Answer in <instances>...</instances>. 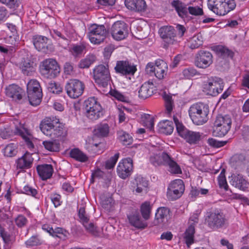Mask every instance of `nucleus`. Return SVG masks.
<instances>
[{
  "label": "nucleus",
  "mask_w": 249,
  "mask_h": 249,
  "mask_svg": "<svg viewBox=\"0 0 249 249\" xmlns=\"http://www.w3.org/2000/svg\"><path fill=\"white\" fill-rule=\"evenodd\" d=\"M40 128L42 133L53 139H63L67 132L63 125L55 117H47L40 124Z\"/></svg>",
  "instance_id": "obj_1"
},
{
  "label": "nucleus",
  "mask_w": 249,
  "mask_h": 249,
  "mask_svg": "<svg viewBox=\"0 0 249 249\" xmlns=\"http://www.w3.org/2000/svg\"><path fill=\"white\" fill-rule=\"evenodd\" d=\"M209 106L202 103L192 105L189 109V114L193 123L196 125H202L208 120Z\"/></svg>",
  "instance_id": "obj_2"
},
{
  "label": "nucleus",
  "mask_w": 249,
  "mask_h": 249,
  "mask_svg": "<svg viewBox=\"0 0 249 249\" xmlns=\"http://www.w3.org/2000/svg\"><path fill=\"white\" fill-rule=\"evenodd\" d=\"M174 121L176 126V129L179 135L183 138L190 144L198 143L202 137V133L187 129L180 123L177 117H174Z\"/></svg>",
  "instance_id": "obj_3"
},
{
  "label": "nucleus",
  "mask_w": 249,
  "mask_h": 249,
  "mask_svg": "<svg viewBox=\"0 0 249 249\" xmlns=\"http://www.w3.org/2000/svg\"><path fill=\"white\" fill-rule=\"evenodd\" d=\"M206 220L208 227L214 230L222 229L228 224V219L226 215L218 210L208 213Z\"/></svg>",
  "instance_id": "obj_4"
},
{
  "label": "nucleus",
  "mask_w": 249,
  "mask_h": 249,
  "mask_svg": "<svg viewBox=\"0 0 249 249\" xmlns=\"http://www.w3.org/2000/svg\"><path fill=\"white\" fill-rule=\"evenodd\" d=\"M231 119L228 115H218L214 123L213 135L217 137L225 136L231 127Z\"/></svg>",
  "instance_id": "obj_5"
},
{
  "label": "nucleus",
  "mask_w": 249,
  "mask_h": 249,
  "mask_svg": "<svg viewBox=\"0 0 249 249\" xmlns=\"http://www.w3.org/2000/svg\"><path fill=\"white\" fill-rule=\"evenodd\" d=\"M93 78L96 84L102 87H106L110 80V75L108 65H99L93 71Z\"/></svg>",
  "instance_id": "obj_6"
},
{
  "label": "nucleus",
  "mask_w": 249,
  "mask_h": 249,
  "mask_svg": "<svg viewBox=\"0 0 249 249\" xmlns=\"http://www.w3.org/2000/svg\"><path fill=\"white\" fill-rule=\"evenodd\" d=\"M40 71L41 74L47 78H54L60 72V68L57 62L53 59H48L44 60L40 66Z\"/></svg>",
  "instance_id": "obj_7"
},
{
  "label": "nucleus",
  "mask_w": 249,
  "mask_h": 249,
  "mask_svg": "<svg viewBox=\"0 0 249 249\" xmlns=\"http://www.w3.org/2000/svg\"><path fill=\"white\" fill-rule=\"evenodd\" d=\"M88 36L90 42L94 44H100L106 37L107 30L103 25L96 24L91 25L89 28Z\"/></svg>",
  "instance_id": "obj_8"
},
{
  "label": "nucleus",
  "mask_w": 249,
  "mask_h": 249,
  "mask_svg": "<svg viewBox=\"0 0 249 249\" xmlns=\"http://www.w3.org/2000/svg\"><path fill=\"white\" fill-rule=\"evenodd\" d=\"M167 69L166 63L159 59L156 61L155 65L149 63L146 67L145 71L147 74L151 75L154 74L158 79H162L166 74Z\"/></svg>",
  "instance_id": "obj_9"
},
{
  "label": "nucleus",
  "mask_w": 249,
  "mask_h": 249,
  "mask_svg": "<svg viewBox=\"0 0 249 249\" xmlns=\"http://www.w3.org/2000/svg\"><path fill=\"white\" fill-rule=\"evenodd\" d=\"M223 87V80L215 77L209 79L204 84L203 91L208 95L215 96L222 91Z\"/></svg>",
  "instance_id": "obj_10"
},
{
  "label": "nucleus",
  "mask_w": 249,
  "mask_h": 249,
  "mask_svg": "<svg viewBox=\"0 0 249 249\" xmlns=\"http://www.w3.org/2000/svg\"><path fill=\"white\" fill-rule=\"evenodd\" d=\"M84 84L78 79H70L65 86L67 94L72 98L81 96L84 90Z\"/></svg>",
  "instance_id": "obj_11"
},
{
  "label": "nucleus",
  "mask_w": 249,
  "mask_h": 249,
  "mask_svg": "<svg viewBox=\"0 0 249 249\" xmlns=\"http://www.w3.org/2000/svg\"><path fill=\"white\" fill-rule=\"evenodd\" d=\"M184 191V185L181 179H176L169 184L167 196L169 200H174L180 197Z\"/></svg>",
  "instance_id": "obj_12"
},
{
  "label": "nucleus",
  "mask_w": 249,
  "mask_h": 249,
  "mask_svg": "<svg viewBox=\"0 0 249 249\" xmlns=\"http://www.w3.org/2000/svg\"><path fill=\"white\" fill-rule=\"evenodd\" d=\"M110 33L114 39L123 40L128 36L127 25L124 21H117L112 25Z\"/></svg>",
  "instance_id": "obj_13"
},
{
  "label": "nucleus",
  "mask_w": 249,
  "mask_h": 249,
  "mask_svg": "<svg viewBox=\"0 0 249 249\" xmlns=\"http://www.w3.org/2000/svg\"><path fill=\"white\" fill-rule=\"evenodd\" d=\"M213 55L209 51L200 50L195 56V65L199 68L206 69L213 63Z\"/></svg>",
  "instance_id": "obj_14"
},
{
  "label": "nucleus",
  "mask_w": 249,
  "mask_h": 249,
  "mask_svg": "<svg viewBox=\"0 0 249 249\" xmlns=\"http://www.w3.org/2000/svg\"><path fill=\"white\" fill-rule=\"evenodd\" d=\"M33 42L35 48L38 51L47 53L53 50L51 41L44 36H34L33 38Z\"/></svg>",
  "instance_id": "obj_15"
},
{
  "label": "nucleus",
  "mask_w": 249,
  "mask_h": 249,
  "mask_svg": "<svg viewBox=\"0 0 249 249\" xmlns=\"http://www.w3.org/2000/svg\"><path fill=\"white\" fill-rule=\"evenodd\" d=\"M159 33L164 42L168 44H175L178 43L177 31L172 26H163L161 27Z\"/></svg>",
  "instance_id": "obj_16"
},
{
  "label": "nucleus",
  "mask_w": 249,
  "mask_h": 249,
  "mask_svg": "<svg viewBox=\"0 0 249 249\" xmlns=\"http://www.w3.org/2000/svg\"><path fill=\"white\" fill-rule=\"evenodd\" d=\"M132 162V160L128 158L123 159L119 163L117 172L120 178L125 179L130 175L133 168Z\"/></svg>",
  "instance_id": "obj_17"
},
{
  "label": "nucleus",
  "mask_w": 249,
  "mask_h": 249,
  "mask_svg": "<svg viewBox=\"0 0 249 249\" xmlns=\"http://www.w3.org/2000/svg\"><path fill=\"white\" fill-rule=\"evenodd\" d=\"M114 69L116 73L123 75H133L137 70L135 66L127 61H118Z\"/></svg>",
  "instance_id": "obj_18"
},
{
  "label": "nucleus",
  "mask_w": 249,
  "mask_h": 249,
  "mask_svg": "<svg viewBox=\"0 0 249 249\" xmlns=\"http://www.w3.org/2000/svg\"><path fill=\"white\" fill-rule=\"evenodd\" d=\"M170 211L166 207H160L158 209L155 214V217L153 221L155 226L163 225L168 220Z\"/></svg>",
  "instance_id": "obj_19"
},
{
  "label": "nucleus",
  "mask_w": 249,
  "mask_h": 249,
  "mask_svg": "<svg viewBox=\"0 0 249 249\" xmlns=\"http://www.w3.org/2000/svg\"><path fill=\"white\" fill-rule=\"evenodd\" d=\"M124 3L129 10L139 13L145 11L147 7L144 0H125Z\"/></svg>",
  "instance_id": "obj_20"
},
{
  "label": "nucleus",
  "mask_w": 249,
  "mask_h": 249,
  "mask_svg": "<svg viewBox=\"0 0 249 249\" xmlns=\"http://www.w3.org/2000/svg\"><path fill=\"white\" fill-rule=\"evenodd\" d=\"M230 178V184L241 190L245 191L249 186V182L241 174H232Z\"/></svg>",
  "instance_id": "obj_21"
},
{
  "label": "nucleus",
  "mask_w": 249,
  "mask_h": 249,
  "mask_svg": "<svg viewBox=\"0 0 249 249\" xmlns=\"http://www.w3.org/2000/svg\"><path fill=\"white\" fill-rule=\"evenodd\" d=\"M33 161L32 155L27 152L16 160L17 168L22 170L29 169L33 165Z\"/></svg>",
  "instance_id": "obj_22"
},
{
  "label": "nucleus",
  "mask_w": 249,
  "mask_h": 249,
  "mask_svg": "<svg viewBox=\"0 0 249 249\" xmlns=\"http://www.w3.org/2000/svg\"><path fill=\"white\" fill-rule=\"evenodd\" d=\"M23 89L18 85L13 84L5 88L6 95L14 100H20L22 98Z\"/></svg>",
  "instance_id": "obj_23"
},
{
  "label": "nucleus",
  "mask_w": 249,
  "mask_h": 249,
  "mask_svg": "<svg viewBox=\"0 0 249 249\" xmlns=\"http://www.w3.org/2000/svg\"><path fill=\"white\" fill-rule=\"evenodd\" d=\"M162 159L163 160V164L169 166V170L171 173L178 174L181 173L179 166L167 153L162 152Z\"/></svg>",
  "instance_id": "obj_24"
},
{
  "label": "nucleus",
  "mask_w": 249,
  "mask_h": 249,
  "mask_svg": "<svg viewBox=\"0 0 249 249\" xmlns=\"http://www.w3.org/2000/svg\"><path fill=\"white\" fill-rule=\"evenodd\" d=\"M208 7L217 15H226L225 7L223 5V0H208Z\"/></svg>",
  "instance_id": "obj_25"
},
{
  "label": "nucleus",
  "mask_w": 249,
  "mask_h": 249,
  "mask_svg": "<svg viewBox=\"0 0 249 249\" xmlns=\"http://www.w3.org/2000/svg\"><path fill=\"white\" fill-rule=\"evenodd\" d=\"M36 170L39 176L44 180L50 178L53 172V166L51 164L38 165L36 167Z\"/></svg>",
  "instance_id": "obj_26"
},
{
  "label": "nucleus",
  "mask_w": 249,
  "mask_h": 249,
  "mask_svg": "<svg viewBox=\"0 0 249 249\" xmlns=\"http://www.w3.org/2000/svg\"><path fill=\"white\" fill-rule=\"evenodd\" d=\"M171 3L172 7L175 8L179 17L182 18L188 17V8L189 4H186L179 0H174Z\"/></svg>",
  "instance_id": "obj_27"
},
{
  "label": "nucleus",
  "mask_w": 249,
  "mask_h": 249,
  "mask_svg": "<svg viewBox=\"0 0 249 249\" xmlns=\"http://www.w3.org/2000/svg\"><path fill=\"white\" fill-rule=\"evenodd\" d=\"M134 188H136V191L138 193H146L148 190V181L145 178L141 176L137 177L133 182Z\"/></svg>",
  "instance_id": "obj_28"
},
{
  "label": "nucleus",
  "mask_w": 249,
  "mask_h": 249,
  "mask_svg": "<svg viewBox=\"0 0 249 249\" xmlns=\"http://www.w3.org/2000/svg\"><path fill=\"white\" fill-rule=\"evenodd\" d=\"M130 224L138 229H144L147 225L143 222L138 213H135L128 216Z\"/></svg>",
  "instance_id": "obj_29"
},
{
  "label": "nucleus",
  "mask_w": 249,
  "mask_h": 249,
  "mask_svg": "<svg viewBox=\"0 0 249 249\" xmlns=\"http://www.w3.org/2000/svg\"><path fill=\"white\" fill-rule=\"evenodd\" d=\"M158 131L161 133L166 135L171 134L173 131V123L168 120H164L160 122L158 125Z\"/></svg>",
  "instance_id": "obj_30"
},
{
  "label": "nucleus",
  "mask_w": 249,
  "mask_h": 249,
  "mask_svg": "<svg viewBox=\"0 0 249 249\" xmlns=\"http://www.w3.org/2000/svg\"><path fill=\"white\" fill-rule=\"evenodd\" d=\"M109 127L107 124H100L96 125L94 129V135L98 137H105L108 136Z\"/></svg>",
  "instance_id": "obj_31"
},
{
  "label": "nucleus",
  "mask_w": 249,
  "mask_h": 249,
  "mask_svg": "<svg viewBox=\"0 0 249 249\" xmlns=\"http://www.w3.org/2000/svg\"><path fill=\"white\" fill-rule=\"evenodd\" d=\"M150 87L149 83H145L142 84L138 91L139 97L144 99L150 96L153 92Z\"/></svg>",
  "instance_id": "obj_32"
},
{
  "label": "nucleus",
  "mask_w": 249,
  "mask_h": 249,
  "mask_svg": "<svg viewBox=\"0 0 249 249\" xmlns=\"http://www.w3.org/2000/svg\"><path fill=\"white\" fill-rule=\"evenodd\" d=\"M21 70L24 74L31 75L35 71L34 62L28 59H24L21 63Z\"/></svg>",
  "instance_id": "obj_33"
},
{
  "label": "nucleus",
  "mask_w": 249,
  "mask_h": 249,
  "mask_svg": "<svg viewBox=\"0 0 249 249\" xmlns=\"http://www.w3.org/2000/svg\"><path fill=\"white\" fill-rule=\"evenodd\" d=\"M70 157L75 160L84 162L88 160V156L78 148L71 149L70 152Z\"/></svg>",
  "instance_id": "obj_34"
},
{
  "label": "nucleus",
  "mask_w": 249,
  "mask_h": 249,
  "mask_svg": "<svg viewBox=\"0 0 249 249\" xmlns=\"http://www.w3.org/2000/svg\"><path fill=\"white\" fill-rule=\"evenodd\" d=\"M195 232V229L194 224L190 225V226L186 230L184 233V238L185 239V242L188 247H189L194 243Z\"/></svg>",
  "instance_id": "obj_35"
},
{
  "label": "nucleus",
  "mask_w": 249,
  "mask_h": 249,
  "mask_svg": "<svg viewBox=\"0 0 249 249\" xmlns=\"http://www.w3.org/2000/svg\"><path fill=\"white\" fill-rule=\"evenodd\" d=\"M45 148L52 152H58L60 150V145L58 140L45 141L42 143Z\"/></svg>",
  "instance_id": "obj_36"
},
{
  "label": "nucleus",
  "mask_w": 249,
  "mask_h": 249,
  "mask_svg": "<svg viewBox=\"0 0 249 249\" xmlns=\"http://www.w3.org/2000/svg\"><path fill=\"white\" fill-rule=\"evenodd\" d=\"M42 97V91L37 90L34 91L32 95L28 94V98L30 104L33 106H37L40 104Z\"/></svg>",
  "instance_id": "obj_37"
},
{
  "label": "nucleus",
  "mask_w": 249,
  "mask_h": 249,
  "mask_svg": "<svg viewBox=\"0 0 249 249\" xmlns=\"http://www.w3.org/2000/svg\"><path fill=\"white\" fill-rule=\"evenodd\" d=\"M246 160V157L244 154H237L231 157L230 161L233 166L237 167L244 164Z\"/></svg>",
  "instance_id": "obj_38"
},
{
  "label": "nucleus",
  "mask_w": 249,
  "mask_h": 249,
  "mask_svg": "<svg viewBox=\"0 0 249 249\" xmlns=\"http://www.w3.org/2000/svg\"><path fill=\"white\" fill-rule=\"evenodd\" d=\"M96 60V56L93 54H89L84 59H82L79 64L78 67L80 69L89 68Z\"/></svg>",
  "instance_id": "obj_39"
},
{
  "label": "nucleus",
  "mask_w": 249,
  "mask_h": 249,
  "mask_svg": "<svg viewBox=\"0 0 249 249\" xmlns=\"http://www.w3.org/2000/svg\"><path fill=\"white\" fill-rule=\"evenodd\" d=\"M15 133L21 136L26 142V144L30 148H34V145L29 137L27 136L28 133L27 130L24 129H20L17 127L15 129Z\"/></svg>",
  "instance_id": "obj_40"
},
{
  "label": "nucleus",
  "mask_w": 249,
  "mask_h": 249,
  "mask_svg": "<svg viewBox=\"0 0 249 249\" xmlns=\"http://www.w3.org/2000/svg\"><path fill=\"white\" fill-rule=\"evenodd\" d=\"M42 91L39 82L36 80H31L27 85V94L32 95L34 91Z\"/></svg>",
  "instance_id": "obj_41"
},
{
  "label": "nucleus",
  "mask_w": 249,
  "mask_h": 249,
  "mask_svg": "<svg viewBox=\"0 0 249 249\" xmlns=\"http://www.w3.org/2000/svg\"><path fill=\"white\" fill-rule=\"evenodd\" d=\"M84 107L86 112L90 110H94L95 108H97L98 107H101L94 97L89 98L86 100L84 102Z\"/></svg>",
  "instance_id": "obj_42"
},
{
  "label": "nucleus",
  "mask_w": 249,
  "mask_h": 249,
  "mask_svg": "<svg viewBox=\"0 0 249 249\" xmlns=\"http://www.w3.org/2000/svg\"><path fill=\"white\" fill-rule=\"evenodd\" d=\"M86 115L89 119L91 120H96L101 116L103 115V112L102 107H97L94 110H89L86 112Z\"/></svg>",
  "instance_id": "obj_43"
},
{
  "label": "nucleus",
  "mask_w": 249,
  "mask_h": 249,
  "mask_svg": "<svg viewBox=\"0 0 249 249\" xmlns=\"http://www.w3.org/2000/svg\"><path fill=\"white\" fill-rule=\"evenodd\" d=\"M203 38L201 35H196L192 37L189 41L190 48L192 49L198 48L202 45Z\"/></svg>",
  "instance_id": "obj_44"
},
{
  "label": "nucleus",
  "mask_w": 249,
  "mask_h": 249,
  "mask_svg": "<svg viewBox=\"0 0 249 249\" xmlns=\"http://www.w3.org/2000/svg\"><path fill=\"white\" fill-rule=\"evenodd\" d=\"M142 119L144 125L146 126L149 130H153L154 117L148 114H144L142 116Z\"/></svg>",
  "instance_id": "obj_45"
},
{
  "label": "nucleus",
  "mask_w": 249,
  "mask_h": 249,
  "mask_svg": "<svg viewBox=\"0 0 249 249\" xmlns=\"http://www.w3.org/2000/svg\"><path fill=\"white\" fill-rule=\"evenodd\" d=\"M152 207L150 205V202L146 201L142 203L141 207V212L142 217L147 220L149 219L151 213Z\"/></svg>",
  "instance_id": "obj_46"
},
{
  "label": "nucleus",
  "mask_w": 249,
  "mask_h": 249,
  "mask_svg": "<svg viewBox=\"0 0 249 249\" xmlns=\"http://www.w3.org/2000/svg\"><path fill=\"white\" fill-rule=\"evenodd\" d=\"M83 225L88 232L95 236L98 235L99 230L98 228L93 223L89 222V219L84 222Z\"/></svg>",
  "instance_id": "obj_47"
},
{
  "label": "nucleus",
  "mask_w": 249,
  "mask_h": 249,
  "mask_svg": "<svg viewBox=\"0 0 249 249\" xmlns=\"http://www.w3.org/2000/svg\"><path fill=\"white\" fill-rule=\"evenodd\" d=\"M86 46L84 44L73 45L70 48V52L74 57H78L81 55L85 51Z\"/></svg>",
  "instance_id": "obj_48"
},
{
  "label": "nucleus",
  "mask_w": 249,
  "mask_h": 249,
  "mask_svg": "<svg viewBox=\"0 0 249 249\" xmlns=\"http://www.w3.org/2000/svg\"><path fill=\"white\" fill-rule=\"evenodd\" d=\"M119 139L124 145H130L133 142L132 137L129 134L124 131L119 132Z\"/></svg>",
  "instance_id": "obj_49"
},
{
  "label": "nucleus",
  "mask_w": 249,
  "mask_h": 249,
  "mask_svg": "<svg viewBox=\"0 0 249 249\" xmlns=\"http://www.w3.org/2000/svg\"><path fill=\"white\" fill-rule=\"evenodd\" d=\"M218 54L223 58L229 57L232 58L233 56V53L227 48L220 46L216 49Z\"/></svg>",
  "instance_id": "obj_50"
},
{
  "label": "nucleus",
  "mask_w": 249,
  "mask_h": 249,
  "mask_svg": "<svg viewBox=\"0 0 249 249\" xmlns=\"http://www.w3.org/2000/svg\"><path fill=\"white\" fill-rule=\"evenodd\" d=\"M102 206L106 211H112L114 208V201L112 197H107L102 200Z\"/></svg>",
  "instance_id": "obj_51"
},
{
  "label": "nucleus",
  "mask_w": 249,
  "mask_h": 249,
  "mask_svg": "<svg viewBox=\"0 0 249 249\" xmlns=\"http://www.w3.org/2000/svg\"><path fill=\"white\" fill-rule=\"evenodd\" d=\"M47 87L48 90L53 93L59 94L62 91V88L60 85L55 82H49Z\"/></svg>",
  "instance_id": "obj_52"
},
{
  "label": "nucleus",
  "mask_w": 249,
  "mask_h": 249,
  "mask_svg": "<svg viewBox=\"0 0 249 249\" xmlns=\"http://www.w3.org/2000/svg\"><path fill=\"white\" fill-rule=\"evenodd\" d=\"M163 98L164 100L166 109L167 113L169 114L171 112L173 107V101L172 96L164 93L163 95Z\"/></svg>",
  "instance_id": "obj_53"
},
{
  "label": "nucleus",
  "mask_w": 249,
  "mask_h": 249,
  "mask_svg": "<svg viewBox=\"0 0 249 249\" xmlns=\"http://www.w3.org/2000/svg\"><path fill=\"white\" fill-rule=\"evenodd\" d=\"M0 2L14 10L17 9L20 5L19 0H0Z\"/></svg>",
  "instance_id": "obj_54"
},
{
  "label": "nucleus",
  "mask_w": 249,
  "mask_h": 249,
  "mask_svg": "<svg viewBox=\"0 0 249 249\" xmlns=\"http://www.w3.org/2000/svg\"><path fill=\"white\" fill-rule=\"evenodd\" d=\"M188 9V15L191 14L193 16H201L203 14L202 8L198 6H194L189 4Z\"/></svg>",
  "instance_id": "obj_55"
},
{
  "label": "nucleus",
  "mask_w": 249,
  "mask_h": 249,
  "mask_svg": "<svg viewBox=\"0 0 249 249\" xmlns=\"http://www.w3.org/2000/svg\"><path fill=\"white\" fill-rule=\"evenodd\" d=\"M223 5L225 7L226 15L231 11L234 10L236 7L235 0H223Z\"/></svg>",
  "instance_id": "obj_56"
},
{
  "label": "nucleus",
  "mask_w": 249,
  "mask_h": 249,
  "mask_svg": "<svg viewBox=\"0 0 249 249\" xmlns=\"http://www.w3.org/2000/svg\"><path fill=\"white\" fill-rule=\"evenodd\" d=\"M41 244V241L36 236H33L27 241L25 244L28 248H31L34 246H36Z\"/></svg>",
  "instance_id": "obj_57"
},
{
  "label": "nucleus",
  "mask_w": 249,
  "mask_h": 249,
  "mask_svg": "<svg viewBox=\"0 0 249 249\" xmlns=\"http://www.w3.org/2000/svg\"><path fill=\"white\" fill-rule=\"evenodd\" d=\"M150 162L154 166H159L163 164V160L161 155H154L150 157Z\"/></svg>",
  "instance_id": "obj_58"
},
{
  "label": "nucleus",
  "mask_w": 249,
  "mask_h": 249,
  "mask_svg": "<svg viewBox=\"0 0 249 249\" xmlns=\"http://www.w3.org/2000/svg\"><path fill=\"white\" fill-rule=\"evenodd\" d=\"M119 157V153H116L106 161V168L110 169L114 167Z\"/></svg>",
  "instance_id": "obj_59"
},
{
  "label": "nucleus",
  "mask_w": 249,
  "mask_h": 249,
  "mask_svg": "<svg viewBox=\"0 0 249 249\" xmlns=\"http://www.w3.org/2000/svg\"><path fill=\"white\" fill-rule=\"evenodd\" d=\"M208 142L210 145L214 148H219L225 145L227 141H219L213 138H210L208 140Z\"/></svg>",
  "instance_id": "obj_60"
},
{
  "label": "nucleus",
  "mask_w": 249,
  "mask_h": 249,
  "mask_svg": "<svg viewBox=\"0 0 249 249\" xmlns=\"http://www.w3.org/2000/svg\"><path fill=\"white\" fill-rule=\"evenodd\" d=\"M218 182L220 188H224L226 191L228 190V185L225 175L220 174L218 177Z\"/></svg>",
  "instance_id": "obj_61"
},
{
  "label": "nucleus",
  "mask_w": 249,
  "mask_h": 249,
  "mask_svg": "<svg viewBox=\"0 0 249 249\" xmlns=\"http://www.w3.org/2000/svg\"><path fill=\"white\" fill-rule=\"evenodd\" d=\"M0 234L3 241L6 244H10L12 243L13 240L12 237L10 235V234L9 233H8L7 231H5L4 230L0 229Z\"/></svg>",
  "instance_id": "obj_62"
},
{
  "label": "nucleus",
  "mask_w": 249,
  "mask_h": 249,
  "mask_svg": "<svg viewBox=\"0 0 249 249\" xmlns=\"http://www.w3.org/2000/svg\"><path fill=\"white\" fill-rule=\"evenodd\" d=\"M27 221V218L22 215H19L15 219L16 224L18 227H22L25 226Z\"/></svg>",
  "instance_id": "obj_63"
},
{
  "label": "nucleus",
  "mask_w": 249,
  "mask_h": 249,
  "mask_svg": "<svg viewBox=\"0 0 249 249\" xmlns=\"http://www.w3.org/2000/svg\"><path fill=\"white\" fill-rule=\"evenodd\" d=\"M23 192L24 193L32 196L36 198H37V197L36 196V195L37 194V191L36 189L32 188L30 186H25L24 187L23 189Z\"/></svg>",
  "instance_id": "obj_64"
}]
</instances>
